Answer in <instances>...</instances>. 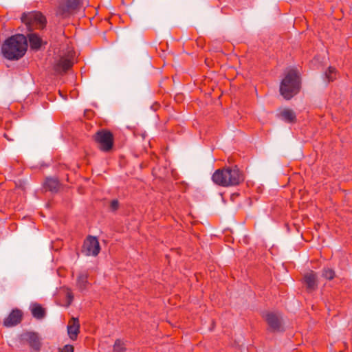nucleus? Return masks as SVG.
Returning <instances> with one entry per match:
<instances>
[{
    "mask_svg": "<svg viewBox=\"0 0 352 352\" xmlns=\"http://www.w3.org/2000/svg\"><path fill=\"white\" fill-rule=\"evenodd\" d=\"M301 88V77L295 68L287 71L280 83V94L284 99L289 100L298 94Z\"/></svg>",
    "mask_w": 352,
    "mask_h": 352,
    "instance_id": "obj_2",
    "label": "nucleus"
},
{
    "mask_svg": "<svg viewBox=\"0 0 352 352\" xmlns=\"http://www.w3.org/2000/svg\"><path fill=\"white\" fill-rule=\"evenodd\" d=\"M93 139L101 151L104 153L112 151L114 144V137L112 132L109 130L105 129L98 130L93 135Z\"/></svg>",
    "mask_w": 352,
    "mask_h": 352,
    "instance_id": "obj_5",
    "label": "nucleus"
},
{
    "mask_svg": "<svg viewBox=\"0 0 352 352\" xmlns=\"http://www.w3.org/2000/svg\"><path fill=\"white\" fill-rule=\"evenodd\" d=\"M27 50V37L22 34L8 37L1 45L3 57L10 60H19L25 54Z\"/></svg>",
    "mask_w": 352,
    "mask_h": 352,
    "instance_id": "obj_1",
    "label": "nucleus"
},
{
    "mask_svg": "<svg viewBox=\"0 0 352 352\" xmlns=\"http://www.w3.org/2000/svg\"><path fill=\"white\" fill-rule=\"evenodd\" d=\"M73 66V61L67 58L61 57L54 65V70L57 74L66 73Z\"/></svg>",
    "mask_w": 352,
    "mask_h": 352,
    "instance_id": "obj_11",
    "label": "nucleus"
},
{
    "mask_svg": "<svg viewBox=\"0 0 352 352\" xmlns=\"http://www.w3.org/2000/svg\"><path fill=\"white\" fill-rule=\"evenodd\" d=\"M45 188L53 192H58L60 187V182L57 178L47 177L44 184Z\"/></svg>",
    "mask_w": 352,
    "mask_h": 352,
    "instance_id": "obj_17",
    "label": "nucleus"
},
{
    "mask_svg": "<svg viewBox=\"0 0 352 352\" xmlns=\"http://www.w3.org/2000/svg\"><path fill=\"white\" fill-rule=\"evenodd\" d=\"M31 311L32 316L38 320L43 319L45 316V309L38 304L32 305Z\"/></svg>",
    "mask_w": 352,
    "mask_h": 352,
    "instance_id": "obj_18",
    "label": "nucleus"
},
{
    "mask_svg": "<svg viewBox=\"0 0 352 352\" xmlns=\"http://www.w3.org/2000/svg\"><path fill=\"white\" fill-rule=\"evenodd\" d=\"M212 179L219 186L228 187L239 185L244 180V177L237 166H234L217 170Z\"/></svg>",
    "mask_w": 352,
    "mask_h": 352,
    "instance_id": "obj_3",
    "label": "nucleus"
},
{
    "mask_svg": "<svg viewBox=\"0 0 352 352\" xmlns=\"http://www.w3.org/2000/svg\"><path fill=\"white\" fill-rule=\"evenodd\" d=\"M28 38L30 48L34 50H38L43 43L42 38L36 33H30Z\"/></svg>",
    "mask_w": 352,
    "mask_h": 352,
    "instance_id": "obj_16",
    "label": "nucleus"
},
{
    "mask_svg": "<svg viewBox=\"0 0 352 352\" xmlns=\"http://www.w3.org/2000/svg\"><path fill=\"white\" fill-rule=\"evenodd\" d=\"M126 347L124 343L120 340H116L113 345L114 352H125Z\"/></svg>",
    "mask_w": 352,
    "mask_h": 352,
    "instance_id": "obj_21",
    "label": "nucleus"
},
{
    "mask_svg": "<svg viewBox=\"0 0 352 352\" xmlns=\"http://www.w3.org/2000/svg\"><path fill=\"white\" fill-rule=\"evenodd\" d=\"M264 317L271 331H280L283 330L282 316L279 313L268 312Z\"/></svg>",
    "mask_w": 352,
    "mask_h": 352,
    "instance_id": "obj_8",
    "label": "nucleus"
},
{
    "mask_svg": "<svg viewBox=\"0 0 352 352\" xmlns=\"http://www.w3.org/2000/svg\"><path fill=\"white\" fill-rule=\"evenodd\" d=\"M80 324L78 319L76 318H72L69 322L67 326V333L69 338L75 340L79 333Z\"/></svg>",
    "mask_w": 352,
    "mask_h": 352,
    "instance_id": "obj_14",
    "label": "nucleus"
},
{
    "mask_svg": "<svg viewBox=\"0 0 352 352\" xmlns=\"http://www.w3.org/2000/svg\"><path fill=\"white\" fill-rule=\"evenodd\" d=\"M304 282L309 292L314 291L318 287L316 274L313 271L307 273L304 276Z\"/></svg>",
    "mask_w": 352,
    "mask_h": 352,
    "instance_id": "obj_13",
    "label": "nucleus"
},
{
    "mask_svg": "<svg viewBox=\"0 0 352 352\" xmlns=\"http://www.w3.org/2000/svg\"><path fill=\"white\" fill-rule=\"evenodd\" d=\"M322 276L327 280H332L335 277V272L330 268H324L322 272Z\"/></svg>",
    "mask_w": 352,
    "mask_h": 352,
    "instance_id": "obj_20",
    "label": "nucleus"
},
{
    "mask_svg": "<svg viewBox=\"0 0 352 352\" xmlns=\"http://www.w3.org/2000/svg\"><path fill=\"white\" fill-rule=\"evenodd\" d=\"M60 352H74V346L70 344H67L63 346Z\"/></svg>",
    "mask_w": 352,
    "mask_h": 352,
    "instance_id": "obj_23",
    "label": "nucleus"
},
{
    "mask_svg": "<svg viewBox=\"0 0 352 352\" xmlns=\"http://www.w3.org/2000/svg\"><path fill=\"white\" fill-rule=\"evenodd\" d=\"M100 250V244L97 238L90 236L85 241L82 251L86 256H96L98 254Z\"/></svg>",
    "mask_w": 352,
    "mask_h": 352,
    "instance_id": "obj_7",
    "label": "nucleus"
},
{
    "mask_svg": "<svg viewBox=\"0 0 352 352\" xmlns=\"http://www.w3.org/2000/svg\"><path fill=\"white\" fill-rule=\"evenodd\" d=\"M21 20L26 25L29 32L43 30L47 24L46 17L38 11L24 12L22 14Z\"/></svg>",
    "mask_w": 352,
    "mask_h": 352,
    "instance_id": "obj_4",
    "label": "nucleus"
},
{
    "mask_svg": "<svg viewBox=\"0 0 352 352\" xmlns=\"http://www.w3.org/2000/svg\"><path fill=\"white\" fill-rule=\"evenodd\" d=\"M82 0H66L65 3H60L57 8V14L67 16L78 10L81 6Z\"/></svg>",
    "mask_w": 352,
    "mask_h": 352,
    "instance_id": "obj_6",
    "label": "nucleus"
},
{
    "mask_svg": "<svg viewBox=\"0 0 352 352\" xmlns=\"http://www.w3.org/2000/svg\"><path fill=\"white\" fill-rule=\"evenodd\" d=\"M67 298H68V305H70V303L73 300L74 296H73L72 293L69 291V292H67Z\"/></svg>",
    "mask_w": 352,
    "mask_h": 352,
    "instance_id": "obj_24",
    "label": "nucleus"
},
{
    "mask_svg": "<svg viewBox=\"0 0 352 352\" xmlns=\"http://www.w3.org/2000/svg\"><path fill=\"white\" fill-rule=\"evenodd\" d=\"M324 76L328 82L333 81L336 78V69L331 66L329 67Z\"/></svg>",
    "mask_w": 352,
    "mask_h": 352,
    "instance_id": "obj_19",
    "label": "nucleus"
},
{
    "mask_svg": "<svg viewBox=\"0 0 352 352\" xmlns=\"http://www.w3.org/2000/svg\"><path fill=\"white\" fill-rule=\"evenodd\" d=\"M276 116L287 123L293 124L297 121L296 113L289 108L280 110V112L277 113Z\"/></svg>",
    "mask_w": 352,
    "mask_h": 352,
    "instance_id": "obj_12",
    "label": "nucleus"
},
{
    "mask_svg": "<svg viewBox=\"0 0 352 352\" xmlns=\"http://www.w3.org/2000/svg\"><path fill=\"white\" fill-rule=\"evenodd\" d=\"M22 340L26 342L34 351H38L41 348L39 338L36 333L27 332L21 335Z\"/></svg>",
    "mask_w": 352,
    "mask_h": 352,
    "instance_id": "obj_10",
    "label": "nucleus"
},
{
    "mask_svg": "<svg viewBox=\"0 0 352 352\" xmlns=\"http://www.w3.org/2000/svg\"><path fill=\"white\" fill-rule=\"evenodd\" d=\"M119 203L116 199L112 200L110 204V208L111 210L115 211L118 209Z\"/></svg>",
    "mask_w": 352,
    "mask_h": 352,
    "instance_id": "obj_22",
    "label": "nucleus"
},
{
    "mask_svg": "<svg viewBox=\"0 0 352 352\" xmlns=\"http://www.w3.org/2000/svg\"><path fill=\"white\" fill-rule=\"evenodd\" d=\"M88 273L86 272H81L77 276L76 287L81 292L87 289L89 285Z\"/></svg>",
    "mask_w": 352,
    "mask_h": 352,
    "instance_id": "obj_15",
    "label": "nucleus"
},
{
    "mask_svg": "<svg viewBox=\"0 0 352 352\" xmlns=\"http://www.w3.org/2000/svg\"><path fill=\"white\" fill-rule=\"evenodd\" d=\"M23 313L20 309H13L11 313L3 320V325L6 327H11L19 324L22 320Z\"/></svg>",
    "mask_w": 352,
    "mask_h": 352,
    "instance_id": "obj_9",
    "label": "nucleus"
}]
</instances>
